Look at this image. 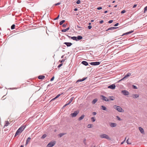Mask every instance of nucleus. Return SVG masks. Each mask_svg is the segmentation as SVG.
<instances>
[{"label":"nucleus","instance_id":"obj_33","mask_svg":"<svg viewBox=\"0 0 147 147\" xmlns=\"http://www.w3.org/2000/svg\"><path fill=\"white\" fill-rule=\"evenodd\" d=\"M47 136V135L46 134H44L42 135L41 137V138L44 139Z\"/></svg>","mask_w":147,"mask_h":147},{"label":"nucleus","instance_id":"obj_21","mask_svg":"<svg viewBox=\"0 0 147 147\" xmlns=\"http://www.w3.org/2000/svg\"><path fill=\"white\" fill-rule=\"evenodd\" d=\"M97 99L96 98L94 99L93 100V101L92 102V104H95L96 103V102H97Z\"/></svg>","mask_w":147,"mask_h":147},{"label":"nucleus","instance_id":"obj_49","mask_svg":"<svg viewBox=\"0 0 147 147\" xmlns=\"http://www.w3.org/2000/svg\"><path fill=\"white\" fill-rule=\"evenodd\" d=\"M119 24L118 23H117L115 25H114V26H118V25H119Z\"/></svg>","mask_w":147,"mask_h":147},{"label":"nucleus","instance_id":"obj_15","mask_svg":"<svg viewBox=\"0 0 147 147\" xmlns=\"http://www.w3.org/2000/svg\"><path fill=\"white\" fill-rule=\"evenodd\" d=\"M68 37L69 38H71V39H72L73 40H77V37L76 36H73V37H71L70 36H68Z\"/></svg>","mask_w":147,"mask_h":147},{"label":"nucleus","instance_id":"obj_11","mask_svg":"<svg viewBox=\"0 0 147 147\" xmlns=\"http://www.w3.org/2000/svg\"><path fill=\"white\" fill-rule=\"evenodd\" d=\"M139 129L142 134H144V129L141 127H139Z\"/></svg>","mask_w":147,"mask_h":147},{"label":"nucleus","instance_id":"obj_29","mask_svg":"<svg viewBox=\"0 0 147 147\" xmlns=\"http://www.w3.org/2000/svg\"><path fill=\"white\" fill-rule=\"evenodd\" d=\"M102 109V110H106L107 108H106L104 106H101Z\"/></svg>","mask_w":147,"mask_h":147},{"label":"nucleus","instance_id":"obj_6","mask_svg":"<svg viewBox=\"0 0 147 147\" xmlns=\"http://www.w3.org/2000/svg\"><path fill=\"white\" fill-rule=\"evenodd\" d=\"M100 63V62H91L90 63V64L91 65H99Z\"/></svg>","mask_w":147,"mask_h":147},{"label":"nucleus","instance_id":"obj_12","mask_svg":"<svg viewBox=\"0 0 147 147\" xmlns=\"http://www.w3.org/2000/svg\"><path fill=\"white\" fill-rule=\"evenodd\" d=\"M64 44L66 45L67 47H70L72 45L71 42H65L64 43Z\"/></svg>","mask_w":147,"mask_h":147},{"label":"nucleus","instance_id":"obj_59","mask_svg":"<svg viewBox=\"0 0 147 147\" xmlns=\"http://www.w3.org/2000/svg\"><path fill=\"white\" fill-rule=\"evenodd\" d=\"M66 29L67 30V31L69 29V27L67 28Z\"/></svg>","mask_w":147,"mask_h":147},{"label":"nucleus","instance_id":"obj_19","mask_svg":"<svg viewBox=\"0 0 147 147\" xmlns=\"http://www.w3.org/2000/svg\"><path fill=\"white\" fill-rule=\"evenodd\" d=\"M82 64L86 66L87 65H88V62L85 61H82Z\"/></svg>","mask_w":147,"mask_h":147},{"label":"nucleus","instance_id":"obj_47","mask_svg":"<svg viewBox=\"0 0 147 147\" xmlns=\"http://www.w3.org/2000/svg\"><path fill=\"white\" fill-rule=\"evenodd\" d=\"M60 94H59L57 95L56 96V99L58 98L60 96Z\"/></svg>","mask_w":147,"mask_h":147},{"label":"nucleus","instance_id":"obj_18","mask_svg":"<svg viewBox=\"0 0 147 147\" xmlns=\"http://www.w3.org/2000/svg\"><path fill=\"white\" fill-rule=\"evenodd\" d=\"M131 75V74L130 73H128L123 78H124V79L126 78H127L130 76Z\"/></svg>","mask_w":147,"mask_h":147},{"label":"nucleus","instance_id":"obj_63","mask_svg":"<svg viewBox=\"0 0 147 147\" xmlns=\"http://www.w3.org/2000/svg\"><path fill=\"white\" fill-rule=\"evenodd\" d=\"M67 105H66V104L65 105H64V106H63V107H65V106H66Z\"/></svg>","mask_w":147,"mask_h":147},{"label":"nucleus","instance_id":"obj_10","mask_svg":"<svg viewBox=\"0 0 147 147\" xmlns=\"http://www.w3.org/2000/svg\"><path fill=\"white\" fill-rule=\"evenodd\" d=\"M31 140V138L30 137H28L27 138V139L26 141V144H25L26 146H27V145L30 142Z\"/></svg>","mask_w":147,"mask_h":147},{"label":"nucleus","instance_id":"obj_20","mask_svg":"<svg viewBox=\"0 0 147 147\" xmlns=\"http://www.w3.org/2000/svg\"><path fill=\"white\" fill-rule=\"evenodd\" d=\"M139 96V95L137 94H134L133 95V97L134 98H136L138 97Z\"/></svg>","mask_w":147,"mask_h":147},{"label":"nucleus","instance_id":"obj_1","mask_svg":"<svg viewBox=\"0 0 147 147\" xmlns=\"http://www.w3.org/2000/svg\"><path fill=\"white\" fill-rule=\"evenodd\" d=\"M26 126L24 125H22L16 131L15 136L16 137L21 133L25 129Z\"/></svg>","mask_w":147,"mask_h":147},{"label":"nucleus","instance_id":"obj_2","mask_svg":"<svg viewBox=\"0 0 147 147\" xmlns=\"http://www.w3.org/2000/svg\"><path fill=\"white\" fill-rule=\"evenodd\" d=\"M113 107L115 109L119 112H124V110L120 106L115 105Z\"/></svg>","mask_w":147,"mask_h":147},{"label":"nucleus","instance_id":"obj_55","mask_svg":"<svg viewBox=\"0 0 147 147\" xmlns=\"http://www.w3.org/2000/svg\"><path fill=\"white\" fill-rule=\"evenodd\" d=\"M74 97H71V98H70V100H71L72 101V100H73L74 99Z\"/></svg>","mask_w":147,"mask_h":147},{"label":"nucleus","instance_id":"obj_17","mask_svg":"<svg viewBox=\"0 0 147 147\" xmlns=\"http://www.w3.org/2000/svg\"><path fill=\"white\" fill-rule=\"evenodd\" d=\"M85 116L84 115H82L81 117H79L78 119V120L79 121L81 120H82L83 119H84Z\"/></svg>","mask_w":147,"mask_h":147},{"label":"nucleus","instance_id":"obj_61","mask_svg":"<svg viewBox=\"0 0 147 147\" xmlns=\"http://www.w3.org/2000/svg\"><path fill=\"white\" fill-rule=\"evenodd\" d=\"M70 104V103H69V102H68V103L66 104V105H69Z\"/></svg>","mask_w":147,"mask_h":147},{"label":"nucleus","instance_id":"obj_32","mask_svg":"<svg viewBox=\"0 0 147 147\" xmlns=\"http://www.w3.org/2000/svg\"><path fill=\"white\" fill-rule=\"evenodd\" d=\"M65 22V20H62L61 21L60 23H59V24H60V25H61L63 24V23Z\"/></svg>","mask_w":147,"mask_h":147},{"label":"nucleus","instance_id":"obj_14","mask_svg":"<svg viewBox=\"0 0 147 147\" xmlns=\"http://www.w3.org/2000/svg\"><path fill=\"white\" fill-rule=\"evenodd\" d=\"M118 27H111L109 28L107 30H113L114 29L118 28Z\"/></svg>","mask_w":147,"mask_h":147},{"label":"nucleus","instance_id":"obj_62","mask_svg":"<svg viewBox=\"0 0 147 147\" xmlns=\"http://www.w3.org/2000/svg\"><path fill=\"white\" fill-rule=\"evenodd\" d=\"M107 12H108V11H105L104 13H107Z\"/></svg>","mask_w":147,"mask_h":147},{"label":"nucleus","instance_id":"obj_46","mask_svg":"<svg viewBox=\"0 0 147 147\" xmlns=\"http://www.w3.org/2000/svg\"><path fill=\"white\" fill-rule=\"evenodd\" d=\"M103 20H101V21H100V22H99V23L100 24H102V23H103Z\"/></svg>","mask_w":147,"mask_h":147},{"label":"nucleus","instance_id":"obj_16","mask_svg":"<svg viewBox=\"0 0 147 147\" xmlns=\"http://www.w3.org/2000/svg\"><path fill=\"white\" fill-rule=\"evenodd\" d=\"M45 78V76H39L38 77V78L39 79L42 80Z\"/></svg>","mask_w":147,"mask_h":147},{"label":"nucleus","instance_id":"obj_24","mask_svg":"<svg viewBox=\"0 0 147 147\" xmlns=\"http://www.w3.org/2000/svg\"><path fill=\"white\" fill-rule=\"evenodd\" d=\"M82 38V36H78L77 37V40H81Z\"/></svg>","mask_w":147,"mask_h":147},{"label":"nucleus","instance_id":"obj_40","mask_svg":"<svg viewBox=\"0 0 147 147\" xmlns=\"http://www.w3.org/2000/svg\"><path fill=\"white\" fill-rule=\"evenodd\" d=\"M125 11H126L125 10H123L121 11V13H122V14L123 13H125Z\"/></svg>","mask_w":147,"mask_h":147},{"label":"nucleus","instance_id":"obj_34","mask_svg":"<svg viewBox=\"0 0 147 147\" xmlns=\"http://www.w3.org/2000/svg\"><path fill=\"white\" fill-rule=\"evenodd\" d=\"M80 2L81 1L80 0H78L77 1L76 3L77 4H79L80 3Z\"/></svg>","mask_w":147,"mask_h":147},{"label":"nucleus","instance_id":"obj_26","mask_svg":"<svg viewBox=\"0 0 147 147\" xmlns=\"http://www.w3.org/2000/svg\"><path fill=\"white\" fill-rule=\"evenodd\" d=\"M109 98L111 100H113L115 99V98L113 96H110L109 97Z\"/></svg>","mask_w":147,"mask_h":147},{"label":"nucleus","instance_id":"obj_30","mask_svg":"<svg viewBox=\"0 0 147 147\" xmlns=\"http://www.w3.org/2000/svg\"><path fill=\"white\" fill-rule=\"evenodd\" d=\"M15 26L14 24L12 25L11 27V29H13L15 28Z\"/></svg>","mask_w":147,"mask_h":147},{"label":"nucleus","instance_id":"obj_38","mask_svg":"<svg viewBox=\"0 0 147 147\" xmlns=\"http://www.w3.org/2000/svg\"><path fill=\"white\" fill-rule=\"evenodd\" d=\"M117 118L118 120L121 121V118L118 116H117Z\"/></svg>","mask_w":147,"mask_h":147},{"label":"nucleus","instance_id":"obj_60","mask_svg":"<svg viewBox=\"0 0 147 147\" xmlns=\"http://www.w3.org/2000/svg\"><path fill=\"white\" fill-rule=\"evenodd\" d=\"M124 142H124V141H123L121 143V144H123L124 143Z\"/></svg>","mask_w":147,"mask_h":147},{"label":"nucleus","instance_id":"obj_5","mask_svg":"<svg viewBox=\"0 0 147 147\" xmlns=\"http://www.w3.org/2000/svg\"><path fill=\"white\" fill-rule=\"evenodd\" d=\"M55 144L54 142H50L47 145V147H52Z\"/></svg>","mask_w":147,"mask_h":147},{"label":"nucleus","instance_id":"obj_50","mask_svg":"<svg viewBox=\"0 0 147 147\" xmlns=\"http://www.w3.org/2000/svg\"><path fill=\"white\" fill-rule=\"evenodd\" d=\"M55 99V98H54L52 99L50 101V102H51L53 101Z\"/></svg>","mask_w":147,"mask_h":147},{"label":"nucleus","instance_id":"obj_36","mask_svg":"<svg viewBox=\"0 0 147 147\" xmlns=\"http://www.w3.org/2000/svg\"><path fill=\"white\" fill-rule=\"evenodd\" d=\"M67 30L66 29H63L61 30V31L63 32H65L67 31Z\"/></svg>","mask_w":147,"mask_h":147},{"label":"nucleus","instance_id":"obj_44","mask_svg":"<svg viewBox=\"0 0 147 147\" xmlns=\"http://www.w3.org/2000/svg\"><path fill=\"white\" fill-rule=\"evenodd\" d=\"M92 27L90 25L88 26V28L89 29H91Z\"/></svg>","mask_w":147,"mask_h":147},{"label":"nucleus","instance_id":"obj_13","mask_svg":"<svg viewBox=\"0 0 147 147\" xmlns=\"http://www.w3.org/2000/svg\"><path fill=\"white\" fill-rule=\"evenodd\" d=\"M117 124L116 123H112L110 124V126L111 127H115L117 126Z\"/></svg>","mask_w":147,"mask_h":147},{"label":"nucleus","instance_id":"obj_3","mask_svg":"<svg viewBox=\"0 0 147 147\" xmlns=\"http://www.w3.org/2000/svg\"><path fill=\"white\" fill-rule=\"evenodd\" d=\"M100 137L102 138H105L109 140H110V138L109 136L105 134H102L100 135Z\"/></svg>","mask_w":147,"mask_h":147},{"label":"nucleus","instance_id":"obj_51","mask_svg":"<svg viewBox=\"0 0 147 147\" xmlns=\"http://www.w3.org/2000/svg\"><path fill=\"white\" fill-rule=\"evenodd\" d=\"M60 4H61V2H59V3L56 4V6L58 5H59Z\"/></svg>","mask_w":147,"mask_h":147},{"label":"nucleus","instance_id":"obj_27","mask_svg":"<svg viewBox=\"0 0 147 147\" xmlns=\"http://www.w3.org/2000/svg\"><path fill=\"white\" fill-rule=\"evenodd\" d=\"M9 122L8 121H6L5 122V125L4 126V127H5V126H7L9 124Z\"/></svg>","mask_w":147,"mask_h":147},{"label":"nucleus","instance_id":"obj_43","mask_svg":"<svg viewBox=\"0 0 147 147\" xmlns=\"http://www.w3.org/2000/svg\"><path fill=\"white\" fill-rule=\"evenodd\" d=\"M54 76H53L51 78V79L50 80V81H52L54 79Z\"/></svg>","mask_w":147,"mask_h":147},{"label":"nucleus","instance_id":"obj_7","mask_svg":"<svg viewBox=\"0 0 147 147\" xmlns=\"http://www.w3.org/2000/svg\"><path fill=\"white\" fill-rule=\"evenodd\" d=\"M121 92L125 95H128L129 94V92L126 90H122Z\"/></svg>","mask_w":147,"mask_h":147},{"label":"nucleus","instance_id":"obj_57","mask_svg":"<svg viewBox=\"0 0 147 147\" xmlns=\"http://www.w3.org/2000/svg\"><path fill=\"white\" fill-rule=\"evenodd\" d=\"M59 15H58V17L56 18V20L57 19L59 18Z\"/></svg>","mask_w":147,"mask_h":147},{"label":"nucleus","instance_id":"obj_22","mask_svg":"<svg viewBox=\"0 0 147 147\" xmlns=\"http://www.w3.org/2000/svg\"><path fill=\"white\" fill-rule=\"evenodd\" d=\"M133 32V31H129V32H126V33H125L123 34L122 35V36L123 35H125L128 34H130L131 33H132Z\"/></svg>","mask_w":147,"mask_h":147},{"label":"nucleus","instance_id":"obj_35","mask_svg":"<svg viewBox=\"0 0 147 147\" xmlns=\"http://www.w3.org/2000/svg\"><path fill=\"white\" fill-rule=\"evenodd\" d=\"M126 142L127 143V144H131V142H129V140L128 139L127 140V141H126Z\"/></svg>","mask_w":147,"mask_h":147},{"label":"nucleus","instance_id":"obj_8","mask_svg":"<svg viewBox=\"0 0 147 147\" xmlns=\"http://www.w3.org/2000/svg\"><path fill=\"white\" fill-rule=\"evenodd\" d=\"M101 97H102V99L103 100H104V101H109V99L107 97H105V96H103V95H102L101 96Z\"/></svg>","mask_w":147,"mask_h":147},{"label":"nucleus","instance_id":"obj_37","mask_svg":"<svg viewBox=\"0 0 147 147\" xmlns=\"http://www.w3.org/2000/svg\"><path fill=\"white\" fill-rule=\"evenodd\" d=\"M147 10V6L146 7L144 8V12H145Z\"/></svg>","mask_w":147,"mask_h":147},{"label":"nucleus","instance_id":"obj_25","mask_svg":"<svg viewBox=\"0 0 147 147\" xmlns=\"http://www.w3.org/2000/svg\"><path fill=\"white\" fill-rule=\"evenodd\" d=\"M86 79V78H84L82 79L79 80L77 81L76 82H80L83 81L84 80Z\"/></svg>","mask_w":147,"mask_h":147},{"label":"nucleus","instance_id":"obj_42","mask_svg":"<svg viewBox=\"0 0 147 147\" xmlns=\"http://www.w3.org/2000/svg\"><path fill=\"white\" fill-rule=\"evenodd\" d=\"M63 65V64L62 63H61V64H60L58 66V68H59L62 65Z\"/></svg>","mask_w":147,"mask_h":147},{"label":"nucleus","instance_id":"obj_52","mask_svg":"<svg viewBox=\"0 0 147 147\" xmlns=\"http://www.w3.org/2000/svg\"><path fill=\"white\" fill-rule=\"evenodd\" d=\"M124 80V78H122V79H121V80H119V81L118 82H120L121 81H122V80Z\"/></svg>","mask_w":147,"mask_h":147},{"label":"nucleus","instance_id":"obj_31","mask_svg":"<svg viewBox=\"0 0 147 147\" xmlns=\"http://www.w3.org/2000/svg\"><path fill=\"white\" fill-rule=\"evenodd\" d=\"M91 120L92 122H94L96 120L94 117H92L91 118Z\"/></svg>","mask_w":147,"mask_h":147},{"label":"nucleus","instance_id":"obj_41","mask_svg":"<svg viewBox=\"0 0 147 147\" xmlns=\"http://www.w3.org/2000/svg\"><path fill=\"white\" fill-rule=\"evenodd\" d=\"M113 21V20H110L108 22V23L109 24H111L112 23Z\"/></svg>","mask_w":147,"mask_h":147},{"label":"nucleus","instance_id":"obj_23","mask_svg":"<svg viewBox=\"0 0 147 147\" xmlns=\"http://www.w3.org/2000/svg\"><path fill=\"white\" fill-rule=\"evenodd\" d=\"M65 134H66V133H60V134H59L58 136L59 137H62V136H63Z\"/></svg>","mask_w":147,"mask_h":147},{"label":"nucleus","instance_id":"obj_39","mask_svg":"<svg viewBox=\"0 0 147 147\" xmlns=\"http://www.w3.org/2000/svg\"><path fill=\"white\" fill-rule=\"evenodd\" d=\"M132 86H133V88L134 89H136L137 88V87L136 86L133 85Z\"/></svg>","mask_w":147,"mask_h":147},{"label":"nucleus","instance_id":"obj_58","mask_svg":"<svg viewBox=\"0 0 147 147\" xmlns=\"http://www.w3.org/2000/svg\"><path fill=\"white\" fill-rule=\"evenodd\" d=\"M77 10H78V9H77V8H75V9H74V10L75 11H77Z\"/></svg>","mask_w":147,"mask_h":147},{"label":"nucleus","instance_id":"obj_28","mask_svg":"<svg viewBox=\"0 0 147 147\" xmlns=\"http://www.w3.org/2000/svg\"><path fill=\"white\" fill-rule=\"evenodd\" d=\"M93 126V125L92 124H89L87 125V127L88 128H91Z\"/></svg>","mask_w":147,"mask_h":147},{"label":"nucleus","instance_id":"obj_9","mask_svg":"<svg viewBox=\"0 0 147 147\" xmlns=\"http://www.w3.org/2000/svg\"><path fill=\"white\" fill-rule=\"evenodd\" d=\"M115 87L116 86L115 85L112 84L109 86L108 88L112 89H114L115 88Z\"/></svg>","mask_w":147,"mask_h":147},{"label":"nucleus","instance_id":"obj_48","mask_svg":"<svg viewBox=\"0 0 147 147\" xmlns=\"http://www.w3.org/2000/svg\"><path fill=\"white\" fill-rule=\"evenodd\" d=\"M92 114H93V115H96V112H93V113H92Z\"/></svg>","mask_w":147,"mask_h":147},{"label":"nucleus","instance_id":"obj_54","mask_svg":"<svg viewBox=\"0 0 147 147\" xmlns=\"http://www.w3.org/2000/svg\"><path fill=\"white\" fill-rule=\"evenodd\" d=\"M136 6H137V5L135 4V5H134L133 6V8H135L136 7Z\"/></svg>","mask_w":147,"mask_h":147},{"label":"nucleus","instance_id":"obj_45","mask_svg":"<svg viewBox=\"0 0 147 147\" xmlns=\"http://www.w3.org/2000/svg\"><path fill=\"white\" fill-rule=\"evenodd\" d=\"M102 9V7H99L97 8V9L98 10H100Z\"/></svg>","mask_w":147,"mask_h":147},{"label":"nucleus","instance_id":"obj_4","mask_svg":"<svg viewBox=\"0 0 147 147\" xmlns=\"http://www.w3.org/2000/svg\"><path fill=\"white\" fill-rule=\"evenodd\" d=\"M79 111H75L74 113H71L70 114V116L72 117H76L78 114L79 113Z\"/></svg>","mask_w":147,"mask_h":147},{"label":"nucleus","instance_id":"obj_56","mask_svg":"<svg viewBox=\"0 0 147 147\" xmlns=\"http://www.w3.org/2000/svg\"><path fill=\"white\" fill-rule=\"evenodd\" d=\"M72 102V101L71 100H70L69 101V103H71Z\"/></svg>","mask_w":147,"mask_h":147},{"label":"nucleus","instance_id":"obj_64","mask_svg":"<svg viewBox=\"0 0 147 147\" xmlns=\"http://www.w3.org/2000/svg\"><path fill=\"white\" fill-rule=\"evenodd\" d=\"M77 27H78V28H80V27H79V26H77Z\"/></svg>","mask_w":147,"mask_h":147},{"label":"nucleus","instance_id":"obj_53","mask_svg":"<svg viewBox=\"0 0 147 147\" xmlns=\"http://www.w3.org/2000/svg\"><path fill=\"white\" fill-rule=\"evenodd\" d=\"M66 25H65V24H63V26H63V27H66Z\"/></svg>","mask_w":147,"mask_h":147}]
</instances>
